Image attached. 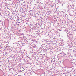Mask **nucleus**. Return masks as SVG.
<instances>
[{
  "instance_id": "f257e3e1",
  "label": "nucleus",
  "mask_w": 76,
  "mask_h": 76,
  "mask_svg": "<svg viewBox=\"0 0 76 76\" xmlns=\"http://www.w3.org/2000/svg\"><path fill=\"white\" fill-rule=\"evenodd\" d=\"M66 74L67 75V76H71V74H70V73L69 72H67Z\"/></svg>"
},
{
  "instance_id": "f03ea898",
  "label": "nucleus",
  "mask_w": 76,
  "mask_h": 76,
  "mask_svg": "<svg viewBox=\"0 0 76 76\" xmlns=\"http://www.w3.org/2000/svg\"><path fill=\"white\" fill-rule=\"evenodd\" d=\"M29 37H30L31 38H32V35H30Z\"/></svg>"
},
{
  "instance_id": "7ed1b4c3",
  "label": "nucleus",
  "mask_w": 76,
  "mask_h": 76,
  "mask_svg": "<svg viewBox=\"0 0 76 76\" xmlns=\"http://www.w3.org/2000/svg\"><path fill=\"white\" fill-rule=\"evenodd\" d=\"M22 58H25V56H23Z\"/></svg>"
},
{
  "instance_id": "20e7f679",
  "label": "nucleus",
  "mask_w": 76,
  "mask_h": 76,
  "mask_svg": "<svg viewBox=\"0 0 76 76\" xmlns=\"http://www.w3.org/2000/svg\"><path fill=\"white\" fill-rule=\"evenodd\" d=\"M70 69H72V70H73V67H71V68H70Z\"/></svg>"
},
{
  "instance_id": "39448f33",
  "label": "nucleus",
  "mask_w": 76,
  "mask_h": 76,
  "mask_svg": "<svg viewBox=\"0 0 76 76\" xmlns=\"http://www.w3.org/2000/svg\"><path fill=\"white\" fill-rule=\"evenodd\" d=\"M6 46L7 47H8V45H6Z\"/></svg>"
},
{
  "instance_id": "423d86ee",
  "label": "nucleus",
  "mask_w": 76,
  "mask_h": 76,
  "mask_svg": "<svg viewBox=\"0 0 76 76\" xmlns=\"http://www.w3.org/2000/svg\"><path fill=\"white\" fill-rule=\"evenodd\" d=\"M8 48H10V47L9 46V47H8Z\"/></svg>"
},
{
  "instance_id": "0eeeda50",
  "label": "nucleus",
  "mask_w": 76,
  "mask_h": 76,
  "mask_svg": "<svg viewBox=\"0 0 76 76\" xmlns=\"http://www.w3.org/2000/svg\"><path fill=\"white\" fill-rule=\"evenodd\" d=\"M66 15H65V17H66Z\"/></svg>"
},
{
  "instance_id": "6e6552de",
  "label": "nucleus",
  "mask_w": 76,
  "mask_h": 76,
  "mask_svg": "<svg viewBox=\"0 0 76 76\" xmlns=\"http://www.w3.org/2000/svg\"><path fill=\"white\" fill-rule=\"evenodd\" d=\"M68 53V54H69V53Z\"/></svg>"
},
{
  "instance_id": "1a4fd4ad",
  "label": "nucleus",
  "mask_w": 76,
  "mask_h": 76,
  "mask_svg": "<svg viewBox=\"0 0 76 76\" xmlns=\"http://www.w3.org/2000/svg\"><path fill=\"white\" fill-rule=\"evenodd\" d=\"M71 72H72V70L71 71Z\"/></svg>"
},
{
  "instance_id": "9d476101",
  "label": "nucleus",
  "mask_w": 76,
  "mask_h": 76,
  "mask_svg": "<svg viewBox=\"0 0 76 76\" xmlns=\"http://www.w3.org/2000/svg\"><path fill=\"white\" fill-rule=\"evenodd\" d=\"M35 0H34V1H35Z\"/></svg>"
},
{
  "instance_id": "9b49d317",
  "label": "nucleus",
  "mask_w": 76,
  "mask_h": 76,
  "mask_svg": "<svg viewBox=\"0 0 76 76\" xmlns=\"http://www.w3.org/2000/svg\"><path fill=\"white\" fill-rule=\"evenodd\" d=\"M63 5V4L62 6Z\"/></svg>"
}]
</instances>
